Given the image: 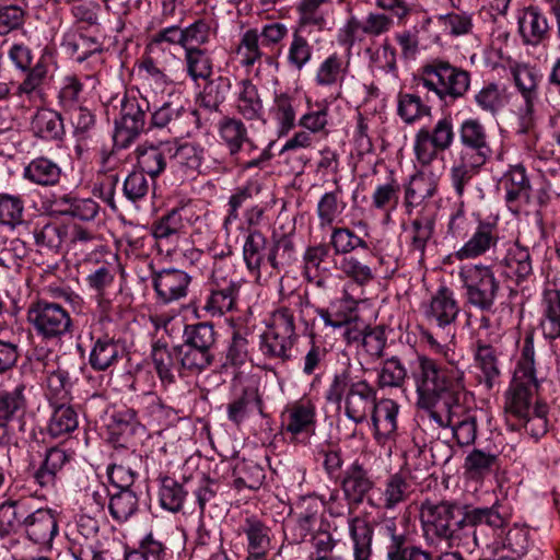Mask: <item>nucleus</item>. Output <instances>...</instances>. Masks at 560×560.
<instances>
[{
  "instance_id": "nucleus-55",
  "label": "nucleus",
  "mask_w": 560,
  "mask_h": 560,
  "mask_svg": "<svg viewBox=\"0 0 560 560\" xmlns=\"http://www.w3.org/2000/svg\"><path fill=\"white\" fill-rule=\"evenodd\" d=\"M180 349V366L191 373H200L208 369L214 361V352L203 350L186 342L176 346Z\"/></svg>"
},
{
  "instance_id": "nucleus-53",
  "label": "nucleus",
  "mask_w": 560,
  "mask_h": 560,
  "mask_svg": "<svg viewBox=\"0 0 560 560\" xmlns=\"http://www.w3.org/2000/svg\"><path fill=\"white\" fill-rule=\"evenodd\" d=\"M184 62L187 75L195 82L212 75V60L201 48H186Z\"/></svg>"
},
{
  "instance_id": "nucleus-12",
  "label": "nucleus",
  "mask_w": 560,
  "mask_h": 560,
  "mask_svg": "<svg viewBox=\"0 0 560 560\" xmlns=\"http://www.w3.org/2000/svg\"><path fill=\"white\" fill-rule=\"evenodd\" d=\"M340 487L350 509L359 508L369 498H374L376 482L363 463L353 460L341 475Z\"/></svg>"
},
{
  "instance_id": "nucleus-42",
  "label": "nucleus",
  "mask_w": 560,
  "mask_h": 560,
  "mask_svg": "<svg viewBox=\"0 0 560 560\" xmlns=\"http://www.w3.org/2000/svg\"><path fill=\"white\" fill-rule=\"evenodd\" d=\"M332 0H301L298 4L299 26L306 28L315 26L323 30L326 26V15Z\"/></svg>"
},
{
  "instance_id": "nucleus-22",
  "label": "nucleus",
  "mask_w": 560,
  "mask_h": 560,
  "mask_svg": "<svg viewBox=\"0 0 560 560\" xmlns=\"http://www.w3.org/2000/svg\"><path fill=\"white\" fill-rule=\"evenodd\" d=\"M182 211L184 208H174L152 224V235L158 246L166 254L173 253L182 236L185 235V223Z\"/></svg>"
},
{
  "instance_id": "nucleus-1",
  "label": "nucleus",
  "mask_w": 560,
  "mask_h": 560,
  "mask_svg": "<svg viewBox=\"0 0 560 560\" xmlns=\"http://www.w3.org/2000/svg\"><path fill=\"white\" fill-rule=\"evenodd\" d=\"M420 522L425 540L435 546L479 547L482 527H488L503 547L515 553L524 550L526 533L520 528L506 529L510 514L499 502L491 506L469 508L456 501L425 500L420 506Z\"/></svg>"
},
{
  "instance_id": "nucleus-25",
  "label": "nucleus",
  "mask_w": 560,
  "mask_h": 560,
  "mask_svg": "<svg viewBox=\"0 0 560 560\" xmlns=\"http://www.w3.org/2000/svg\"><path fill=\"white\" fill-rule=\"evenodd\" d=\"M234 108L245 120H262L265 106L258 88L248 79L236 83Z\"/></svg>"
},
{
  "instance_id": "nucleus-5",
  "label": "nucleus",
  "mask_w": 560,
  "mask_h": 560,
  "mask_svg": "<svg viewBox=\"0 0 560 560\" xmlns=\"http://www.w3.org/2000/svg\"><path fill=\"white\" fill-rule=\"evenodd\" d=\"M294 243L288 235H281L269 243L258 230L249 231L243 245V258L247 269L257 278L262 269L280 271L294 258Z\"/></svg>"
},
{
  "instance_id": "nucleus-7",
  "label": "nucleus",
  "mask_w": 560,
  "mask_h": 560,
  "mask_svg": "<svg viewBox=\"0 0 560 560\" xmlns=\"http://www.w3.org/2000/svg\"><path fill=\"white\" fill-rule=\"evenodd\" d=\"M465 304L482 313L493 312L500 292V282L490 267L466 266L459 271Z\"/></svg>"
},
{
  "instance_id": "nucleus-26",
  "label": "nucleus",
  "mask_w": 560,
  "mask_h": 560,
  "mask_svg": "<svg viewBox=\"0 0 560 560\" xmlns=\"http://www.w3.org/2000/svg\"><path fill=\"white\" fill-rule=\"evenodd\" d=\"M264 404L258 388L245 386L226 405V416L234 425L241 427L255 411L262 415Z\"/></svg>"
},
{
  "instance_id": "nucleus-33",
  "label": "nucleus",
  "mask_w": 560,
  "mask_h": 560,
  "mask_svg": "<svg viewBox=\"0 0 560 560\" xmlns=\"http://www.w3.org/2000/svg\"><path fill=\"white\" fill-rule=\"evenodd\" d=\"M349 535L352 541L353 560H371L373 555V524L361 516L349 521Z\"/></svg>"
},
{
  "instance_id": "nucleus-62",
  "label": "nucleus",
  "mask_w": 560,
  "mask_h": 560,
  "mask_svg": "<svg viewBox=\"0 0 560 560\" xmlns=\"http://www.w3.org/2000/svg\"><path fill=\"white\" fill-rule=\"evenodd\" d=\"M233 471L235 482L252 490L259 489L266 477L264 468L250 459L237 462Z\"/></svg>"
},
{
  "instance_id": "nucleus-20",
  "label": "nucleus",
  "mask_w": 560,
  "mask_h": 560,
  "mask_svg": "<svg viewBox=\"0 0 560 560\" xmlns=\"http://www.w3.org/2000/svg\"><path fill=\"white\" fill-rule=\"evenodd\" d=\"M196 122L195 112L184 109L183 106L174 107L171 103H163L151 116L153 127H167L175 139L188 137L191 132V126Z\"/></svg>"
},
{
  "instance_id": "nucleus-9",
  "label": "nucleus",
  "mask_w": 560,
  "mask_h": 560,
  "mask_svg": "<svg viewBox=\"0 0 560 560\" xmlns=\"http://www.w3.org/2000/svg\"><path fill=\"white\" fill-rule=\"evenodd\" d=\"M149 108V101L145 97L133 92L125 95L120 103V117L115 121V147L125 149L137 139L144 128L145 112Z\"/></svg>"
},
{
  "instance_id": "nucleus-24",
  "label": "nucleus",
  "mask_w": 560,
  "mask_h": 560,
  "mask_svg": "<svg viewBox=\"0 0 560 560\" xmlns=\"http://www.w3.org/2000/svg\"><path fill=\"white\" fill-rule=\"evenodd\" d=\"M70 458L67 451L61 447L54 446L46 450L42 463L32 475L34 482L43 489H55L60 474Z\"/></svg>"
},
{
  "instance_id": "nucleus-47",
  "label": "nucleus",
  "mask_w": 560,
  "mask_h": 560,
  "mask_svg": "<svg viewBox=\"0 0 560 560\" xmlns=\"http://www.w3.org/2000/svg\"><path fill=\"white\" fill-rule=\"evenodd\" d=\"M458 136L467 149H491L486 126L477 117L464 119L458 127Z\"/></svg>"
},
{
  "instance_id": "nucleus-44",
  "label": "nucleus",
  "mask_w": 560,
  "mask_h": 560,
  "mask_svg": "<svg viewBox=\"0 0 560 560\" xmlns=\"http://www.w3.org/2000/svg\"><path fill=\"white\" fill-rule=\"evenodd\" d=\"M450 428L458 445L468 446L474 444L477 438L476 412L469 410L465 405H460Z\"/></svg>"
},
{
  "instance_id": "nucleus-13",
  "label": "nucleus",
  "mask_w": 560,
  "mask_h": 560,
  "mask_svg": "<svg viewBox=\"0 0 560 560\" xmlns=\"http://www.w3.org/2000/svg\"><path fill=\"white\" fill-rule=\"evenodd\" d=\"M284 431L291 443L307 444L316 430V406L310 399L294 402L287 409Z\"/></svg>"
},
{
  "instance_id": "nucleus-31",
  "label": "nucleus",
  "mask_w": 560,
  "mask_h": 560,
  "mask_svg": "<svg viewBox=\"0 0 560 560\" xmlns=\"http://www.w3.org/2000/svg\"><path fill=\"white\" fill-rule=\"evenodd\" d=\"M307 109L303 113L298 124L301 128L308 130L316 137L326 138L330 130L329 119V105L330 101L327 98L312 102L311 98L306 100Z\"/></svg>"
},
{
  "instance_id": "nucleus-54",
  "label": "nucleus",
  "mask_w": 560,
  "mask_h": 560,
  "mask_svg": "<svg viewBox=\"0 0 560 560\" xmlns=\"http://www.w3.org/2000/svg\"><path fill=\"white\" fill-rule=\"evenodd\" d=\"M320 503L314 497L301 498L294 508L300 539L303 540L317 523Z\"/></svg>"
},
{
  "instance_id": "nucleus-37",
  "label": "nucleus",
  "mask_w": 560,
  "mask_h": 560,
  "mask_svg": "<svg viewBox=\"0 0 560 560\" xmlns=\"http://www.w3.org/2000/svg\"><path fill=\"white\" fill-rule=\"evenodd\" d=\"M520 32L526 43L538 44L549 30L547 18L537 7H528L518 18Z\"/></svg>"
},
{
  "instance_id": "nucleus-17",
  "label": "nucleus",
  "mask_w": 560,
  "mask_h": 560,
  "mask_svg": "<svg viewBox=\"0 0 560 560\" xmlns=\"http://www.w3.org/2000/svg\"><path fill=\"white\" fill-rule=\"evenodd\" d=\"M28 514L21 534L34 544L50 546L59 533L58 513L50 508L35 509L32 503Z\"/></svg>"
},
{
  "instance_id": "nucleus-41",
  "label": "nucleus",
  "mask_w": 560,
  "mask_h": 560,
  "mask_svg": "<svg viewBox=\"0 0 560 560\" xmlns=\"http://www.w3.org/2000/svg\"><path fill=\"white\" fill-rule=\"evenodd\" d=\"M475 361L477 368L482 373L485 384L488 388H492L498 383L501 374L497 350L491 345L478 340Z\"/></svg>"
},
{
  "instance_id": "nucleus-28",
  "label": "nucleus",
  "mask_w": 560,
  "mask_h": 560,
  "mask_svg": "<svg viewBox=\"0 0 560 560\" xmlns=\"http://www.w3.org/2000/svg\"><path fill=\"white\" fill-rule=\"evenodd\" d=\"M410 480L401 474L389 476L380 495L369 498V506L373 509L393 510L400 503L408 500L412 493Z\"/></svg>"
},
{
  "instance_id": "nucleus-4",
  "label": "nucleus",
  "mask_w": 560,
  "mask_h": 560,
  "mask_svg": "<svg viewBox=\"0 0 560 560\" xmlns=\"http://www.w3.org/2000/svg\"><path fill=\"white\" fill-rule=\"evenodd\" d=\"M310 307L308 300L301 294H291L288 304L279 305L270 315L267 329L260 335L259 350L265 358L278 360L284 364L294 359L293 348L299 340L295 314L303 318L305 308Z\"/></svg>"
},
{
  "instance_id": "nucleus-50",
  "label": "nucleus",
  "mask_w": 560,
  "mask_h": 560,
  "mask_svg": "<svg viewBox=\"0 0 560 560\" xmlns=\"http://www.w3.org/2000/svg\"><path fill=\"white\" fill-rule=\"evenodd\" d=\"M186 48H200L215 36L218 31V22L211 15L197 19L191 24L184 27Z\"/></svg>"
},
{
  "instance_id": "nucleus-32",
  "label": "nucleus",
  "mask_w": 560,
  "mask_h": 560,
  "mask_svg": "<svg viewBox=\"0 0 560 560\" xmlns=\"http://www.w3.org/2000/svg\"><path fill=\"white\" fill-rule=\"evenodd\" d=\"M504 275L517 283L524 281L533 273L529 249L518 242L511 244L501 260Z\"/></svg>"
},
{
  "instance_id": "nucleus-61",
  "label": "nucleus",
  "mask_w": 560,
  "mask_h": 560,
  "mask_svg": "<svg viewBox=\"0 0 560 560\" xmlns=\"http://www.w3.org/2000/svg\"><path fill=\"white\" fill-rule=\"evenodd\" d=\"M407 377V370L398 357H392L383 361L377 373V386L380 388L401 387Z\"/></svg>"
},
{
  "instance_id": "nucleus-38",
  "label": "nucleus",
  "mask_w": 560,
  "mask_h": 560,
  "mask_svg": "<svg viewBox=\"0 0 560 560\" xmlns=\"http://www.w3.org/2000/svg\"><path fill=\"white\" fill-rule=\"evenodd\" d=\"M61 47L79 62L101 50V44L95 38L83 35L75 27H71L63 33Z\"/></svg>"
},
{
  "instance_id": "nucleus-11",
  "label": "nucleus",
  "mask_w": 560,
  "mask_h": 560,
  "mask_svg": "<svg viewBox=\"0 0 560 560\" xmlns=\"http://www.w3.org/2000/svg\"><path fill=\"white\" fill-rule=\"evenodd\" d=\"M30 386L19 383L13 388L0 390V420L16 428L19 433H25L34 419L30 408Z\"/></svg>"
},
{
  "instance_id": "nucleus-16",
  "label": "nucleus",
  "mask_w": 560,
  "mask_h": 560,
  "mask_svg": "<svg viewBox=\"0 0 560 560\" xmlns=\"http://www.w3.org/2000/svg\"><path fill=\"white\" fill-rule=\"evenodd\" d=\"M422 311L429 324L445 329L456 322L460 307L454 291L442 285L422 304Z\"/></svg>"
},
{
  "instance_id": "nucleus-46",
  "label": "nucleus",
  "mask_w": 560,
  "mask_h": 560,
  "mask_svg": "<svg viewBox=\"0 0 560 560\" xmlns=\"http://www.w3.org/2000/svg\"><path fill=\"white\" fill-rule=\"evenodd\" d=\"M56 407L47 424V433L51 438H60L73 432L79 424L75 410L66 402L55 404Z\"/></svg>"
},
{
  "instance_id": "nucleus-40",
  "label": "nucleus",
  "mask_w": 560,
  "mask_h": 560,
  "mask_svg": "<svg viewBox=\"0 0 560 560\" xmlns=\"http://www.w3.org/2000/svg\"><path fill=\"white\" fill-rule=\"evenodd\" d=\"M499 465L498 455L474 448L465 458V474L472 480H480L491 475Z\"/></svg>"
},
{
  "instance_id": "nucleus-45",
  "label": "nucleus",
  "mask_w": 560,
  "mask_h": 560,
  "mask_svg": "<svg viewBox=\"0 0 560 560\" xmlns=\"http://www.w3.org/2000/svg\"><path fill=\"white\" fill-rule=\"evenodd\" d=\"M165 149L171 153L168 144L141 147L138 149L137 166L142 175H159L165 170L166 156Z\"/></svg>"
},
{
  "instance_id": "nucleus-58",
  "label": "nucleus",
  "mask_w": 560,
  "mask_h": 560,
  "mask_svg": "<svg viewBox=\"0 0 560 560\" xmlns=\"http://www.w3.org/2000/svg\"><path fill=\"white\" fill-rule=\"evenodd\" d=\"M305 28L299 26L292 34V40L288 48L287 60L289 65L301 71L312 59L313 47L304 36Z\"/></svg>"
},
{
  "instance_id": "nucleus-2",
  "label": "nucleus",
  "mask_w": 560,
  "mask_h": 560,
  "mask_svg": "<svg viewBox=\"0 0 560 560\" xmlns=\"http://www.w3.org/2000/svg\"><path fill=\"white\" fill-rule=\"evenodd\" d=\"M537 388L534 334L527 331L521 349L517 369L514 373L511 397L506 402L505 410L536 441L548 431L547 405L537 401L534 409L530 408L532 398Z\"/></svg>"
},
{
  "instance_id": "nucleus-57",
  "label": "nucleus",
  "mask_w": 560,
  "mask_h": 560,
  "mask_svg": "<svg viewBox=\"0 0 560 560\" xmlns=\"http://www.w3.org/2000/svg\"><path fill=\"white\" fill-rule=\"evenodd\" d=\"M330 257V246L319 243L308 246L303 255L304 276L307 280L317 278L322 272L328 271L327 259Z\"/></svg>"
},
{
  "instance_id": "nucleus-3",
  "label": "nucleus",
  "mask_w": 560,
  "mask_h": 560,
  "mask_svg": "<svg viewBox=\"0 0 560 560\" xmlns=\"http://www.w3.org/2000/svg\"><path fill=\"white\" fill-rule=\"evenodd\" d=\"M412 378L419 408L435 407L440 398L468 397L465 373L454 363H442L427 355H419Z\"/></svg>"
},
{
  "instance_id": "nucleus-36",
  "label": "nucleus",
  "mask_w": 560,
  "mask_h": 560,
  "mask_svg": "<svg viewBox=\"0 0 560 560\" xmlns=\"http://www.w3.org/2000/svg\"><path fill=\"white\" fill-rule=\"evenodd\" d=\"M32 133L43 140H60L65 135L60 115L52 109H38L31 120Z\"/></svg>"
},
{
  "instance_id": "nucleus-63",
  "label": "nucleus",
  "mask_w": 560,
  "mask_h": 560,
  "mask_svg": "<svg viewBox=\"0 0 560 560\" xmlns=\"http://www.w3.org/2000/svg\"><path fill=\"white\" fill-rule=\"evenodd\" d=\"M236 54L240 57V63L246 68L253 67L260 60L262 51L260 49L259 31L257 28H249L242 34Z\"/></svg>"
},
{
  "instance_id": "nucleus-51",
  "label": "nucleus",
  "mask_w": 560,
  "mask_h": 560,
  "mask_svg": "<svg viewBox=\"0 0 560 560\" xmlns=\"http://www.w3.org/2000/svg\"><path fill=\"white\" fill-rule=\"evenodd\" d=\"M218 332L210 322H200L186 325L183 331V341L186 346L200 347L203 350L214 352Z\"/></svg>"
},
{
  "instance_id": "nucleus-8",
  "label": "nucleus",
  "mask_w": 560,
  "mask_h": 560,
  "mask_svg": "<svg viewBox=\"0 0 560 560\" xmlns=\"http://www.w3.org/2000/svg\"><path fill=\"white\" fill-rule=\"evenodd\" d=\"M27 320L38 337L46 341L60 340L72 330L69 312L59 303L38 299L27 310Z\"/></svg>"
},
{
  "instance_id": "nucleus-19",
  "label": "nucleus",
  "mask_w": 560,
  "mask_h": 560,
  "mask_svg": "<svg viewBox=\"0 0 560 560\" xmlns=\"http://www.w3.org/2000/svg\"><path fill=\"white\" fill-rule=\"evenodd\" d=\"M376 395L375 387L366 380L352 382L343 400L346 417L355 424L364 422L377 402Z\"/></svg>"
},
{
  "instance_id": "nucleus-14",
  "label": "nucleus",
  "mask_w": 560,
  "mask_h": 560,
  "mask_svg": "<svg viewBox=\"0 0 560 560\" xmlns=\"http://www.w3.org/2000/svg\"><path fill=\"white\" fill-rule=\"evenodd\" d=\"M241 282L235 279L220 278L214 272L209 284L203 310L211 316H222L237 308Z\"/></svg>"
},
{
  "instance_id": "nucleus-6",
  "label": "nucleus",
  "mask_w": 560,
  "mask_h": 560,
  "mask_svg": "<svg viewBox=\"0 0 560 560\" xmlns=\"http://www.w3.org/2000/svg\"><path fill=\"white\" fill-rule=\"evenodd\" d=\"M419 84L433 92L440 100L462 97L470 84L469 73L442 60L422 67Z\"/></svg>"
},
{
  "instance_id": "nucleus-39",
  "label": "nucleus",
  "mask_w": 560,
  "mask_h": 560,
  "mask_svg": "<svg viewBox=\"0 0 560 560\" xmlns=\"http://www.w3.org/2000/svg\"><path fill=\"white\" fill-rule=\"evenodd\" d=\"M540 326L545 338L550 340L560 338V291L544 292Z\"/></svg>"
},
{
  "instance_id": "nucleus-29",
  "label": "nucleus",
  "mask_w": 560,
  "mask_h": 560,
  "mask_svg": "<svg viewBox=\"0 0 560 560\" xmlns=\"http://www.w3.org/2000/svg\"><path fill=\"white\" fill-rule=\"evenodd\" d=\"M154 369L164 385L174 384L176 373L180 366V349L176 346L168 347L166 343L158 340L151 352Z\"/></svg>"
},
{
  "instance_id": "nucleus-27",
  "label": "nucleus",
  "mask_w": 560,
  "mask_h": 560,
  "mask_svg": "<svg viewBox=\"0 0 560 560\" xmlns=\"http://www.w3.org/2000/svg\"><path fill=\"white\" fill-rule=\"evenodd\" d=\"M93 346L89 355V364L96 372H104L116 365L124 355L119 340L108 334L92 337Z\"/></svg>"
},
{
  "instance_id": "nucleus-10",
  "label": "nucleus",
  "mask_w": 560,
  "mask_h": 560,
  "mask_svg": "<svg viewBox=\"0 0 560 560\" xmlns=\"http://www.w3.org/2000/svg\"><path fill=\"white\" fill-rule=\"evenodd\" d=\"M57 60L51 48L45 47L34 67L26 70V77L19 84L16 95L32 104L42 102L46 85L54 79Z\"/></svg>"
},
{
  "instance_id": "nucleus-60",
  "label": "nucleus",
  "mask_w": 560,
  "mask_h": 560,
  "mask_svg": "<svg viewBox=\"0 0 560 560\" xmlns=\"http://www.w3.org/2000/svg\"><path fill=\"white\" fill-rule=\"evenodd\" d=\"M512 74L514 83L521 92L524 102L535 101L540 79L538 72L526 65L516 63L512 67Z\"/></svg>"
},
{
  "instance_id": "nucleus-21",
  "label": "nucleus",
  "mask_w": 560,
  "mask_h": 560,
  "mask_svg": "<svg viewBox=\"0 0 560 560\" xmlns=\"http://www.w3.org/2000/svg\"><path fill=\"white\" fill-rule=\"evenodd\" d=\"M301 101L290 91L275 92L269 107V117L276 124L279 137L287 136L296 125Z\"/></svg>"
},
{
  "instance_id": "nucleus-64",
  "label": "nucleus",
  "mask_w": 560,
  "mask_h": 560,
  "mask_svg": "<svg viewBox=\"0 0 560 560\" xmlns=\"http://www.w3.org/2000/svg\"><path fill=\"white\" fill-rule=\"evenodd\" d=\"M397 112L406 124H412L430 114V107L425 105L420 96L411 93L398 95Z\"/></svg>"
},
{
  "instance_id": "nucleus-30",
  "label": "nucleus",
  "mask_w": 560,
  "mask_h": 560,
  "mask_svg": "<svg viewBox=\"0 0 560 560\" xmlns=\"http://www.w3.org/2000/svg\"><path fill=\"white\" fill-rule=\"evenodd\" d=\"M33 500L23 498L8 500L0 504V536L21 534L25 521L30 517L28 510Z\"/></svg>"
},
{
  "instance_id": "nucleus-23",
  "label": "nucleus",
  "mask_w": 560,
  "mask_h": 560,
  "mask_svg": "<svg viewBox=\"0 0 560 560\" xmlns=\"http://www.w3.org/2000/svg\"><path fill=\"white\" fill-rule=\"evenodd\" d=\"M400 406L393 399L378 400L371 411L374 438L378 443L395 440Z\"/></svg>"
},
{
  "instance_id": "nucleus-35",
  "label": "nucleus",
  "mask_w": 560,
  "mask_h": 560,
  "mask_svg": "<svg viewBox=\"0 0 560 560\" xmlns=\"http://www.w3.org/2000/svg\"><path fill=\"white\" fill-rule=\"evenodd\" d=\"M219 135L232 155L245 149L248 152L256 149L248 138L247 128L242 120L224 118L219 124Z\"/></svg>"
},
{
  "instance_id": "nucleus-15",
  "label": "nucleus",
  "mask_w": 560,
  "mask_h": 560,
  "mask_svg": "<svg viewBox=\"0 0 560 560\" xmlns=\"http://www.w3.org/2000/svg\"><path fill=\"white\" fill-rule=\"evenodd\" d=\"M150 268L152 287L159 301L168 304L187 296L191 282L189 273L177 268L155 270L152 265Z\"/></svg>"
},
{
  "instance_id": "nucleus-49",
  "label": "nucleus",
  "mask_w": 560,
  "mask_h": 560,
  "mask_svg": "<svg viewBox=\"0 0 560 560\" xmlns=\"http://www.w3.org/2000/svg\"><path fill=\"white\" fill-rule=\"evenodd\" d=\"M242 528L247 536L249 556L256 559L262 558L270 548L268 528L254 517L246 518Z\"/></svg>"
},
{
  "instance_id": "nucleus-48",
  "label": "nucleus",
  "mask_w": 560,
  "mask_h": 560,
  "mask_svg": "<svg viewBox=\"0 0 560 560\" xmlns=\"http://www.w3.org/2000/svg\"><path fill=\"white\" fill-rule=\"evenodd\" d=\"M46 387L49 400L52 404L67 402L70 398L73 382L69 371L58 365L55 370L46 372Z\"/></svg>"
},
{
  "instance_id": "nucleus-34",
  "label": "nucleus",
  "mask_w": 560,
  "mask_h": 560,
  "mask_svg": "<svg viewBox=\"0 0 560 560\" xmlns=\"http://www.w3.org/2000/svg\"><path fill=\"white\" fill-rule=\"evenodd\" d=\"M381 122H383L382 113H371L368 110L366 106L358 110L352 140L360 154L372 151L371 133Z\"/></svg>"
},
{
  "instance_id": "nucleus-18",
  "label": "nucleus",
  "mask_w": 560,
  "mask_h": 560,
  "mask_svg": "<svg viewBox=\"0 0 560 560\" xmlns=\"http://www.w3.org/2000/svg\"><path fill=\"white\" fill-rule=\"evenodd\" d=\"M349 71L350 51L346 55L334 52L318 63L313 82L317 88L336 92V97H339Z\"/></svg>"
},
{
  "instance_id": "nucleus-56",
  "label": "nucleus",
  "mask_w": 560,
  "mask_h": 560,
  "mask_svg": "<svg viewBox=\"0 0 560 560\" xmlns=\"http://www.w3.org/2000/svg\"><path fill=\"white\" fill-rule=\"evenodd\" d=\"M139 499L133 490L117 491L109 498L108 510L118 523L128 521L137 511Z\"/></svg>"
},
{
  "instance_id": "nucleus-52",
  "label": "nucleus",
  "mask_w": 560,
  "mask_h": 560,
  "mask_svg": "<svg viewBox=\"0 0 560 560\" xmlns=\"http://www.w3.org/2000/svg\"><path fill=\"white\" fill-rule=\"evenodd\" d=\"M205 156L203 150L191 143H186L177 148L172 155L171 167L176 173L195 172L202 173L200 170Z\"/></svg>"
},
{
  "instance_id": "nucleus-43",
  "label": "nucleus",
  "mask_w": 560,
  "mask_h": 560,
  "mask_svg": "<svg viewBox=\"0 0 560 560\" xmlns=\"http://www.w3.org/2000/svg\"><path fill=\"white\" fill-rule=\"evenodd\" d=\"M494 230L493 224L480 223L471 238L457 252L458 258H474L486 253L497 242Z\"/></svg>"
},
{
  "instance_id": "nucleus-59",
  "label": "nucleus",
  "mask_w": 560,
  "mask_h": 560,
  "mask_svg": "<svg viewBox=\"0 0 560 560\" xmlns=\"http://www.w3.org/2000/svg\"><path fill=\"white\" fill-rule=\"evenodd\" d=\"M188 491L177 480L165 477L162 479L159 497L161 506L170 512H179Z\"/></svg>"
}]
</instances>
